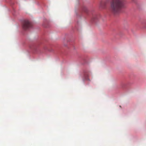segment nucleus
Segmentation results:
<instances>
[{
    "label": "nucleus",
    "instance_id": "obj_3",
    "mask_svg": "<svg viewBox=\"0 0 146 146\" xmlns=\"http://www.w3.org/2000/svg\"><path fill=\"white\" fill-rule=\"evenodd\" d=\"M97 18V16H93V20H95V19Z\"/></svg>",
    "mask_w": 146,
    "mask_h": 146
},
{
    "label": "nucleus",
    "instance_id": "obj_1",
    "mask_svg": "<svg viewBox=\"0 0 146 146\" xmlns=\"http://www.w3.org/2000/svg\"><path fill=\"white\" fill-rule=\"evenodd\" d=\"M124 7V0H112L110 2V10L112 13L116 14Z\"/></svg>",
    "mask_w": 146,
    "mask_h": 146
},
{
    "label": "nucleus",
    "instance_id": "obj_2",
    "mask_svg": "<svg viewBox=\"0 0 146 146\" xmlns=\"http://www.w3.org/2000/svg\"><path fill=\"white\" fill-rule=\"evenodd\" d=\"M32 23L27 20H24L22 24L23 27L24 29H27L31 27Z\"/></svg>",
    "mask_w": 146,
    "mask_h": 146
},
{
    "label": "nucleus",
    "instance_id": "obj_4",
    "mask_svg": "<svg viewBox=\"0 0 146 146\" xmlns=\"http://www.w3.org/2000/svg\"><path fill=\"white\" fill-rule=\"evenodd\" d=\"M145 27L146 28V22L145 23Z\"/></svg>",
    "mask_w": 146,
    "mask_h": 146
},
{
    "label": "nucleus",
    "instance_id": "obj_5",
    "mask_svg": "<svg viewBox=\"0 0 146 146\" xmlns=\"http://www.w3.org/2000/svg\"><path fill=\"white\" fill-rule=\"evenodd\" d=\"M85 12H86L87 11H86L85 10Z\"/></svg>",
    "mask_w": 146,
    "mask_h": 146
}]
</instances>
